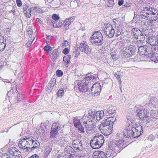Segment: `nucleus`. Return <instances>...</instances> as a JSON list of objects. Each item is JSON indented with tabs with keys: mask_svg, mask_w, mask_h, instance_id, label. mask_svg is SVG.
<instances>
[{
	"mask_svg": "<svg viewBox=\"0 0 158 158\" xmlns=\"http://www.w3.org/2000/svg\"><path fill=\"white\" fill-rule=\"evenodd\" d=\"M133 132V127H129L128 126L123 131V137H120L119 140L117 141V144H113L111 145L112 148L115 151H119L121 148H125L126 145L129 141V138L132 137Z\"/></svg>",
	"mask_w": 158,
	"mask_h": 158,
	"instance_id": "f257e3e1",
	"label": "nucleus"
},
{
	"mask_svg": "<svg viewBox=\"0 0 158 158\" xmlns=\"http://www.w3.org/2000/svg\"><path fill=\"white\" fill-rule=\"evenodd\" d=\"M139 16L144 19H148V18H150L152 20L156 21L158 18V11L150 6L146 7L140 12Z\"/></svg>",
	"mask_w": 158,
	"mask_h": 158,
	"instance_id": "f03ea898",
	"label": "nucleus"
},
{
	"mask_svg": "<svg viewBox=\"0 0 158 158\" xmlns=\"http://www.w3.org/2000/svg\"><path fill=\"white\" fill-rule=\"evenodd\" d=\"M116 119H105L103 121L99 126L101 132L105 135H107L110 134L113 130V126Z\"/></svg>",
	"mask_w": 158,
	"mask_h": 158,
	"instance_id": "7ed1b4c3",
	"label": "nucleus"
},
{
	"mask_svg": "<svg viewBox=\"0 0 158 158\" xmlns=\"http://www.w3.org/2000/svg\"><path fill=\"white\" fill-rule=\"evenodd\" d=\"M132 44H133V43L131 42L129 43L131 45L124 47L122 51L123 56H127V57H128L135 54L137 50L136 47L132 45Z\"/></svg>",
	"mask_w": 158,
	"mask_h": 158,
	"instance_id": "20e7f679",
	"label": "nucleus"
},
{
	"mask_svg": "<svg viewBox=\"0 0 158 158\" xmlns=\"http://www.w3.org/2000/svg\"><path fill=\"white\" fill-rule=\"evenodd\" d=\"M91 42L97 46H101L103 43V36L99 31L95 32L91 37Z\"/></svg>",
	"mask_w": 158,
	"mask_h": 158,
	"instance_id": "39448f33",
	"label": "nucleus"
},
{
	"mask_svg": "<svg viewBox=\"0 0 158 158\" xmlns=\"http://www.w3.org/2000/svg\"><path fill=\"white\" fill-rule=\"evenodd\" d=\"M8 157L10 158H22L21 152L16 148L11 147L8 149Z\"/></svg>",
	"mask_w": 158,
	"mask_h": 158,
	"instance_id": "423d86ee",
	"label": "nucleus"
},
{
	"mask_svg": "<svg viewBox=\"0 0 158 158\" xmlns=\"http://www.w3.org/2000/svg\"><path fill=\"white\" fill-rule=\"evenodd\" d=\"M19 142L18 145L21 149H23L27 146H30V143H31L30 136H25L22 137Z\"/></svg>",
	"mask_w": 158,
	"mask_h": 158,
	"instance_id": "0eeeda50",
	"label": "nucleus"
},
{
	"mask_svg": "<svg viewBox=\"0 0 158 158\" xmlns=\"http://www.w3.org/2000/svg\"><path fill=\"white\" fill-rule=\"evenodd\" d=\"M60 130V125L56 122L54 123L52 125L50 132L51 137L55 138L59 134L58 131Z\"/></svg>",
	"mask_w": 158,
	"mask_h": 158,
	"instance_id": "6e6552de",
	"label": "nucleus"
},
{
	"mask_svg": "<svg viewBox=\"0 0 158 158\" xmlns=\"http://www.w3.org/2000/svg\"><path fill=\"white\" fill-rule=\"evenodd\" d=\"M157 55L155 54V52L153 51V49L151 48L150 47L148 46L147 48V51H146L145 56L147 57H149L151 58L153 61L157 62H158V57L157 56Z\"/></svg>",
	"mask_w": 158,
	"mask_h": 158,
	"instance_id": "1a4fd4ad",
	"label": "nucleus"
},
{
	"mask_svg": "<svg viewBox=\"0 0 158 158\" xmlns=\"http://www.w3.org/2000/svg\"><path fill=\"white\" fill-rule=\"evenodd\" d=\"M104 31L106 35L110 38L113 37L115 32L112 26L109 24H105Z\"/></svg>",
	"mask_w": 158,
	"mask_h": 158,
	"instance_id": "9d476101",
	"label": "nucleus"
},
{
	"mask_svg": "<svg viewBox=\"0 0 158 158\" xmlns=\"http://www.w3.org/2000/svg\"><path fill=\"white\" fill-rule=\"evenodd\" d=\"M133 130L132 137L135 138H138L143 133V130L140 125L138 126L135 124V127H133Z\"/></svg>",
	"mask_w": 158,
	"mask_h": 158,
	"instance_id": "9b49d317",
	"label": "nucleus"
},
{
	"mask_svg": "<svg viewBox=\"0 0 158 158\" xmlns=\"http://www.w3.org/2000/svg\"><path fill=\"white\" fill-rule=\"evenodd\" d=\"M79 48L80 51L87 55H89L91 53V48H89L87 43L84 41L80 44Z\"/></svg>",
	"mask_w": 158,
	"mask_h": 158,
	"instance_id": "f8f14e48",
	"label": "nucleus"
},
{
	"mask_svg": "<svg viewBox=\"0 0 158 158\" xmlns=\"http://www.w3.org/2000/svg\"><path fill=\"white\" fill-rule=\"evenodd\" d=\"M89 116L87 118H102L104 116V112L102 110L97 112L90 111L88 113Z\"/></svg>",
	"mask_w": 158,
	"mask_h": 158,
	"instance_id": "ddd939ff",
	"label": "nucleus"
},
{
	"mask_svg": "<svg viewBox=\"0 0 158 158\" xmlns=\"http://www.w3.org/2000/svg\"><path fill=\"white\" fill-rule=\"evenodd\" d=\"M101 91V86L99 83H95L92 86L91 92L93 95L97 96L100 94Z\"/></svg>",
	"mask_w": 158,
	"mask_h": 158,
	"instance_id": "4468645a",
	"label": "nucleus"
},
{
	"mask_svg": "<svg viewBox=\"0 0 158 158\" xmlns=\"http://www.w3.org/2000/svg\"><path fill=\"white\" fill-rule=\"evenodd\" d=\"M77 85L79 91L82 92H85L88 91L89 87L90 86L89 83H83L79 80Z\"/></svg>",
	"mask_w": 158,
	"mask_h": 158,
	"instance_id": "2eb2a0df",
	"label": "nucleus"
},
{
	"mask_svg": "<svg viewBox=\"0 0 158 158\" xmlns=\"http://www.w3.org/2000/svg\"><path fill=\"white\" fill-rule=\"evenodd\" d=\"M136 112L137 113L136 115L137 117L139 118H146L148 116V113L145 109H138L136 110Z\"/></svg>",
	"mask_w": 158,
	"mask_h": 158,
	"instance_id": "dca6fc26",
	"label": "nucleus"
},
{
	"mask_svg": "<svg viewBox=\"0 0 158 158\" xmlns=\"http://www.w3.org/2000/svg\"><path fill=\"white\" fill-rule=\"evenodd\" d=\"M31 143H30V146H31L32 150L37 149L39 148L40 143L37 141L35 138L30 136Z\"/></svg>",
	"mask_w": 158,
	"mask_h": 158,
	"instance_id": "f3484780",
	"label": "nucleus"
},
{
	"mask_svg": "<svg viewBox=\"0 0 158 158\" xmlns=\"http://www.w3.org/2000/svg\"><path fill=\"white\" fill-rule=\"evenodd\" d=\"M72 144L74 148H76V150L80 151L82 149V143L79 139L77 138L74 139L72 142Z\"/></svg>",
	"mask_w": 158,
	"mask_h": 158,
	"instance_id": "a211bd4d",
	"label": "nucleus"
},
{
	"mask_svg": "<svg viewBox=\"0 0 158 158\" xmlns=\"http://www.w3.org/2000/svg\"><path fill=\"white\" fill-rule=\"evenodd\" d=\"M117 144V141H116V143H115L114 142V143H110V146L111 147L110 148H111V150H109L108 151H107L106 153H105V158H112L114 156V153H113V151H114L115 152H118V151H115L113 150L112 148V146H111L113 144Z\"/></svg>",
	"mask_w": 158,
	"mask_h": 158,
	"instance_id": "6ab92c4d",
	"label": "nucleus"
},
{
	"mask_svg": "<svg viewBox=\"0 0 158 158\" xmlns=\"http://www.w3.org/2000/svg\"><path fill=\"white\" fill-rule=\"evenodd\" d=\"M96 142L100 144V145L102 146L104 143L105 139L103 136L99 134H96L94 138Z\"/></svg>",
	"mask_w": 158,
	"mask_h": 158,
	"instance_id": "aec40b11",
	"label": "nucleus"
},
{
	"mask_svg": "<svg viewBox=\"0 0 158 158\" xmlns=\"http://www.w3.org/2000/svg\"><path fill=\"white\" fill-rule=\"evenodd\" d=\"M147 43L152 46L156 45L158 43V38L157 37H150L147 41Z\"/></svg>",
	"mask_w": 158,
	"mask_h": 158,
	"instance_id": "412c9836",
	"label": "nucleus"
},
{
	"mask_svg": "<svg viewBox=\"0 0 158 158\" xmlns=\"http://www.w3.org/2000/svg\"><path fill=\"white\" fill-rule=\"evenodd\" d=\"M83 123L87 129L89 128L91 129L95 127V124L91 119H88L86 122L84 121Z\"/></svg>",
	"mask_w": 158,
	"mask_h": 158,
	"instance_id": "4be33fe9",
	"label": "nucleus"
},
{
	"mask_svg": "<svg viewBox=\"0 0 158 158\" xmlns=\"http://www.w3.org/2000/svg\"><path fill=\"white\" fill-rule=\"evenodd\" d=\"M90 144L91 147L94 149H98L101 147L102 146L100 145V144L96 142L94 138L92 139L90 142Z\"/></svg>",
	"mask_w": 158,
	"mask_h": 158,
	"instance_id": "5701e85b",
	"label": "nucleus"
},
{
	"mask_svg": "<svg viewBox=\"0 0 158 158\" xmlns=\"http://www.w3.org/2000/svg\"><path fill=\"white\" fill-rule=\"evenodd\" d=\"M64 151L67 154H70V156L71 157H73V156L75 155L74 149L69 146H67L65 147Z\"/></svg>",
	"mask_w": 158,
	"mask_h": 158,
	"instance_id": "b1692460",
	"label": "nucleus"
},
{
	"mask_svg": "<svg viewBox=\"0 0 158 158\" xmlns=\"http://www.w3.org/2000/svg\"><path fill=\"white\" fill-rule=\"evenodd\" d=\"M131 34L132 35L136 38L138 37V36L139 34H141L142 32L138 28H135L132 29L131 31Z\"/></svg>",
	"mask_w": 158,
	"mask_h": 158,
	"instance_id": "393cba45",
	"label": "nucleus"
},
{
	"mask_svg": "<svg viewBox=\"0 0 158 158\" xmlns=\"http://www.w3.org/2000/svg\"><path fill=\"white\" fill-rule=\"evenodd\" d=\"M148 46L144 45L141 46L139 48L138 52L139 55L141 56L143 55L145 56L146 51H147V48Z\"/></svg>",
	"mask_w": 158,
	"mask_h": 158,
	"instance_id": "a878e982",
	"label": "nucleus"
},
{
	"mask_svg": "<svg viewBox=\"0 0 158 158\" xmlns=\"http://www.w3.org/2000/svg\"><path fill=\"white\" fill-rule=\"evenodd\" d=\"M92 78V76H91V74L89 73L87 74L86 75L85 77L84 78V79L82 80H79L81 81L83 83H88L89 82L90 84V85L91 86L90 81H91Z\"/></svg>",
	"mask_w": 158,
	"mask_h": 158,
	"instance_id": "bb28decb",
	"label": "nucleus"
},
{
	"mask_svg": "<svg viewBox=\"0 0 158 158\" xmlns=\"http://www.w3.org/2000/svg\"><path fill=\"white\" fill-rule=\"evenodd\" d=\"M58 55V52L57 49H54L51 54H50V56L52 60H56Z\"/></svg>",
	"mask_w": 158,
	"mask_h": 158,
	"instance_id": "cd10ccee",
	"label": "nucleus"
},
{
	"mask_svg": "<svg viewBox=\"0 0 158 158\" xmlns=\"http://www.w3.org/2000/svg\"><path fill=\"white\" fill-rule=\"evenodd\" d=\"M30 12H36L38 13H43V10L39 8L36 7H32L30 8Z\"/></svg>",
	"mask_w": 158,
	"mask_h": 158,
	"instance_id": "c85d7f7f",
	"label": "nucleus"
},
{
	"mask_svg": "<svg viewBox=\"0 0 158 158\" xmlns=\"http://www.w3.org/2000/svg\"><path fill=\"white\" fill-rule=\"evenodd\" d=\"M98 155H95L94 158H105V153L102 151L98 152Z\"/></svg>",
	"mask_w": 158,
	"mask_h": 158,
	"instance_id": "c756f323",
	"label": "nucleus"
},
{
	"mask_svg": "<svg viewBox=\"0 0 158 158\" xmlns=\"http://www.w3.org/2000/svg\"><path fill=\"white\" fill-rule=\"evenodd\" d=\"M116 108L115 107L111 106H110L108 109L106 110V111L109 114H113L116 111Z\"/></svg>",
	"mask_w": 158,
	"mask_h": 158,
	"instance_id": "7c9ffc66",
	"label": "nucleus"
},
{
	"mask_svg": "<svg viewBox=\"0 0 158 158\" xmlns=\"http://www.w3.org/2000/svg\"><path fill=\"white\" fill-rule=\"evenodd\" d=\"M127 125H128V126H129V127H135L134 126V123H135V121L133 120V119H127Z\"/></svg>",
	"mask_w": 158,
	"mask_h": 158,
	"instance_id": "2f4dec72",
	"label": "nucleus"
},
{
	"mask_svg": "<svg viewBox=\"0 0 158 158\" xmlns=\"http://www.w3.org/2000/svg\"><path fill=\"white\" fill-rule=\"evenodd\" d=\"M52 150V148L49 147H47L45 150L44 156L47 157Z\"/></svg>",
	"mask_w": 158,
	"mask_h": 158,
	"instance_id": "473e14b6",
	"label": "nucleus"
},
{
	"mask_svg": "<svg viewBox=\"0 0 158 158\" xmlns=\"http://www.w3.org/2000/svg\"><path fill=\"white\" fill-rule=\"evenodd\" d=\"M71 57V56L70 55H67L63 57V60L65 63H67V64H68L70 61V58Z\"/></svg>",
	"mask_w": 158,
	"mask_h": 158,
	"instance_id": "72a5a7b5",
	"label": "nucleus"
},
{
	"mask_svg": "<svg viewBox=\"0 0 158 158\" xmlns=\"http://www.w3.org/2000/svg\"><path fill=\"white\" fill-rule=\"evenodd\" d=\"M77 48H74L73 50V55L75 57H78L80 54V52L78 50Z\"/></svg>",
	"mask_w": 158,
	"mask_h": 158,
	"instance_id": "f704fd0d",
	"label": "nucleus"
},
{
	"mask_svg": "<svg viewBox=\"0 0 158 158\" xmlns=\"http://www.w3.org/2000/svg\"><path fill=\"white\" fill-rule=\"evenodd\" d=\"M30 9L29 10V9L28 8H26L24 10V14L27 17L29 18L31 17V12H30Z\"/></svg>",
	"mask_w": 158,
	"mask_h": 158,
	"instance_id": "c9c22d12",
	"label": "nucleus"
},
{
	"mask_svg": "<svg viewBox=\"0 0 158 158\" xmlns=\"http://www.w3.org/2000/svg\"><path fill=\"white\" fill-rule=\"evenodd\" d=\"M136 38H137L138 39V40L141 42L143 43V42L144 40H145V37L144 35H143L142 34V32L141 34H139L138 36V37Z\"/></svg>",
	"mask_w": 158,
	"mask_h": 158,
	"instance_id": "e433bc0d",
	"label": "nucleus"
},
{
	"mask_svg": "<svg viewBox=\"0 0 158 158\" xmlns=\"http://www.w3.org/2000/svg\"><path fill=\"white\" fill-rule=\"evenodd\" d=\"M60 1L59 0H53L51 2V3L53 5V6L55 7H58Z\"/></svg>",
	"mask_w": 158,
	"mask_h": 158,
	"instance_id": "4c0bfd02",
	"label": "nucleus"
},
{
	"mask_svg": "<svg viewBox=\"0 0 158 158\" xmlns=\"http://www.w3.org/2000/svg\"><path fill=\"white\" fill-rule=\"evenodd\" d=\"M73 123L74 126L77 128L78 125L81 124L79 119H73Z\"/></svg>",
	"mask_w": 158,
	"mask_h": 158,
	"instance_id": "58836bf2",
	"label": "nucleus"
},
{
	"mask_svg": "<svg viewBox=\"0 0 158 158\" xmlns=\"http://www.w3.org/2000/svg\"><path fill=\"white\" fill-rule=\"evenodd\" d=\"M22 95L20 94H18L17 97H16L15 98V103H17L18 102L21 101Z\"/></svg>",
	"mask_w": 158,
	"mask_h": 158,
	"instance_id": "ea45409f",
	"label": "nucleus"
},
{
	"mask_svg": "<svg viewBox=\"0 0 158 158\" xmlns=\"http://www.w3.org/2000/svg\"><path fill=\"white\" fill-rule=\"evenodd\" d=\"M33 40H32V41H31L32 39V37L31 36L30 37H29L28 38V40L29 41L26 43V45H27V47H29L31 45V44L32 42L34 40L35 38L34 37H33Z\"/></svg>",
	"mask_w": 158,
	"mask_h": 158,
	"instance_id": "a19ab883",
	"label": "nucleus"
},
{
	"mask_svg": "<svg viewBox=\"0 0 158 158\" xmlns=\"http://www.w3.org/2000/svg\"><path fill=\"white\" fill-rule=\"evenodd\" d=\"M65 24H64L65 27V28L66 30L68 29L69 28V26L71 23L69 22L68 20L65 19Z\"/></svg>",
	"mask_w": 158,
	"mask_h": 158,
	"instance_id": "79ce46f5",
	"label": "nucleus"
},
{
	"mask_svg": "<svg viewBox=\"0 0 158 158\" xmlns=\"http://www.w3.org/2000/svg\"><path fill=\"white\" fill-rule=\"evenodd\" d=\"M33 150L32 149L31 146H27L26 147L23 149V150L24 152H31V151Z\"/></svg>",
	"mask_w": 158,
	"mask_h": 158,
	"instance_id": "37998d69",
	"label": "nucleus"
},
{
	"mask_svg": "<svg viewBox=\"0 0 158 158\" xmlns=\"http://www.w3.org/2000/svg\"><path fill=\"white\" fill-rule=\"evenodd\" d=\"M27 32L28 35H29V37L32 36L33 32L31 28L28 27L27 29Z\"/></svg>",
	"mask_w": 158,
	"mask_h": 158,
	"instance_id": "c03bdc74",
	"label": "nucleus"
},
{
	"mask_svg": "<svg viewBox=\"0 0 158 158\" xmlns=\"http://www.w3.org/2000/svg\"><path fill=\"white\" fill-rule=\"evenodd\" d=\"M62 25V23H59L58 22H56L53 23V27L55 28L59 27H61Z\"/></svg>",
	"mask_w": 158,
	"mask_h": 158,
	"instance_id": "a18cd8bd",
	"label": "nucleus"
},
{
	"mask_svg": "<svg viewBox=\"0 0 158 158\" xmlns=\"http://www.w3.org/2000/svg\"><path fill=\"white\" fill-rule=\"evenodd\" d=\"M114 5V2L113 0H108L107 5L109 7H111Z\"/></svg>",
	"mask_w": 158,
	"mask_h": 158,
	"instance_id": "49530a36",
	"label": "nucleus"
},
{
	"mask_svg": "<svg viewBox=\"0 0 158 158\" xmlns=\"http://www.w3.org/2000/svg\"><path fill=\"white\" fill-rule=\"evenodd\" d=\"M44 50L47 52L52 51V48L49 45L46 46L44 48Z\"/></svg>",
	"mask_w": 158,
	"mask_h": 158,
	"instance_id": "de8ad7c7",
	"label": "nucleus"
},
{
	"mask_svg": "<svg viewBox=\"0 0 158 158\" xmlns=\"http://www.w3.org/2000/svg\"><path fill=\"white\" fill-rule=\"evenodd\" d=\"M6 44L0 43V52L3 51L5 48Z\"/></svg>",
	"mask_w": 158,
	"mask_h": 158,
	"instance_id": "09e8293b",
	"label": "nucleus"
},
{
	"mask_svg": "<svg viewBox=\"0 0 158 158\" xmlns=\"http://www.w3.org/2000/svg\"><path fill=\"white\" fill-rule=\"evenodd\" d=\"M77 128H78V130L80 131V132L83 133L84 132V128L81 124L78 125Z\"/></svg>",
	"mask_w": 158,
	"mask_h": 158,
	"instance_id": "8fccbe9b",
	"label": "nucleus"
},
{
	"mask_svg": "<svg viewBox=\"0 0 158 158\" xmlns=\"http://www.w3.org/2000/svg\"><path fill=\"white\" fill-rule=\"evenodd\" d=\"M64 94V91L63 89H60L57 93V95L58 97H62Z\"/></svg>",
	"mask_w": 158,
	"mask_h": 158,
	"instance_id": "3c124183",
	"label": "nucleus"
},
{
	"mask_svg": "<svg viewBox=\"0 0 158 158\" xmlns=\"http://www.w3.org/2000/svg\"><path fill=\"white\" fill-rule=\"evenodd\" d=\"M0 43L6 44V39H4V37L1 35H0Z\"/></svg>",
	"mask_w": 158,
	"mask_h": 158,
	"instance_id": "603ef678",
	"label": "nucleus"
},
{
	"mask_svg": "<svg viewBox=\"0 0 158 158\" xmlns=\"http://www.w3.org/2000/svg\"><path fill=\"white\" fill-rule=\"evenodd\" d=\"M157 102L156 98L155 97H153L151 98V103H152V105H154Z\"/></svg>",
	"mask_w": 158,
	"mask_h": 158,
	"instance_id": "864d4df0",
	"label": "nucleus"
},
{
	"mask_svg": "<svg viewBox=\"0 0 158 158\" xmlns=\"http://www.w3.org/2000/svg\"><path fill=\"white\" fill-rule=\"evenodd\" d=\"M53 19H54L55 21H57L59 19V16L56 14H54L52 16Z\"/></svg>",
	"mask_w": 158,
	"mask_h": 158,
	"instance_id": "5fc2aeb1",
	"label": "nucleus"
},
{
	"mask_svg": "<svg viewBox=\"0 0 158 158\" xmlns=\"http://www.w3.org/2000/svg\"><path fill=\"white\" fill-rule=\"evenodd\" d=\"M56 74L58 77H60L62 75L63 72L60 70H57L56 71Z\"/></svg>",
	"mask_w": 158,
	"mask_h": 158,
	"instance_id": "6e6d98bb",
	"label": "nucleus"
},
{
	"mask_svg": "<svg viewBox=\"0 0 158 158\" xmlns=\"http://www.w3.org/2000/svg\"><path fill=\"white\" fill-rule=\"evenodd\" d=\"M75 19V17L74 16H73L71 18H68L66 19L68 20H69V22H70L71 23L73 21L74 19Z\"/></svg>",
	"mask_w": 158,
	"mask_h": 158,
	"instance_id": "4d7b16f0",
	"label": "nucleus"
},
{
	"mask_svg": "<svg viewBox=\"0 0 158 158\" xmlns=\"http://www.w3.org/2000/svg\"><path fill=\"white\" fill-rule=\"evenodd\" d=\"M117 31L116 32V36H118L121 34L122 29H117Z\"/></svg>",
	"mask_w": 158,
	"mask_h": 158,
	"instance_id": "13d9d810",
	"label": "nucleus"
},
{
	"mask_svg": "<svg viewBox=\"0 0 158 158\" xmlns=\"http://www.w3.org/2000/svg\"><path fill=\"white\" fill-rule=\"evenodd\" d=\"M69 52V50L68 48H64L62 51L63 53L64 54H67Z\"/></svg>",
	"mask_w": 158,
	"mask_h": 158,
	"instance_id": "bf43d9fd",
	"label": "nucleus"
},
{
	"mask_svg": "<svg viewBox=\"0 0 158 158\" xmlns=\"http://www.w3.org/2000/svg\"><path fill=\"white\" fill-rule=\"evenodd\" d=\"M17 5L18 6H21L22 5V3L21 0H16Z\"/></svg>",
	"mask_w": 158,
	"mask_h": 158,
	"instance_id": "052dcab7",
	"label": "nucleus"
},
{
	"mask_svg": "<svg viewBox=\"0 0 158 158\" xmlns=\"http://www.w3.org/2000/svg\"><path fill=\"white\" fill-rule=\"evenodd\" d=\"M154 52L155 54L157 55V56L158 57V46H156Z\"/></svg>",
	"mask_w": 158,
	"mask_h": 158,
	"instance_id": "680f3d73",
	"label": "nucleus"
},
{
	"mask_svg": "<svg viewBox=\"0 0 158 158\" xmlns=\"http://www.w3.org/2000/svg\"><path fill=\"white\" fill-rule=\"evenodd\" d=\"M155 138V137L152 135H150L148 137V139L151 140H153Z\"/></svg>",
	"mask_w": 158,
	"mask_h": 158,
	"instance_id": "e2e57ef3",
	"label": "nucleus"
},
{
	"mask_svg": "<svg viewBox=\"0 0 158 158\" xmlns=\"http://www.w3.org/2000/svg\"><path fill=\"white\" fill-rule=\"evenodd\" d=\"M28 158H39V157L37 154H35L32 155L31 156L29 157Z\"/></svg>",
	"mask_w": 158,
	"mask_h": 158,
	"instance_id": "0e129e2a",
	"label": "nucleus"
},
{
	"mask_svg": "<svg viewBox=\"0 0 158 158\" xmlns=\"http://www.w3.org/2000/svg\"><path fill=\"white\" fill-rule=\"evenodd\" d=\"M124 3V0H118V5L119 6H121Z\"/></svg>",
	"mask_w": 158,
	"mask_h": 158,
	"instance_id": "69168bd1",
	"label": "nucleus"
},
{
	"mask_svg": "<svg viewBox=\"0 0 158 158\" xmlns=\"http://www.w3.org/2000/svg\"><path fill=\"white\" fill-rule=\"evenodd\" d=\"M79 2V0H74L73 2H72V4L73 3L75 4L76 6H78V3Z\"/></svg>",
	"mask_w": 158,
	"mask_h": 158,
	"instance_id": "338daca9",
	"label": "nucleus"
},
{
	"mask_svg": "<svg viewBox=\"0 0 158 158\" xmlns=\"http://www.w3.org/2000/svg\"><path fill=\"white\" fill-rule=\"evenodd\" d=\"M92 76V80L94 81H96L97 79V78L98 77V75L96 74H95Z\"/></svg>",
	"mask_w": 158,
	"mask_h": 158,
	"instance_id": "774afa93",
	"label": "nucleus"
}]
</instances>
